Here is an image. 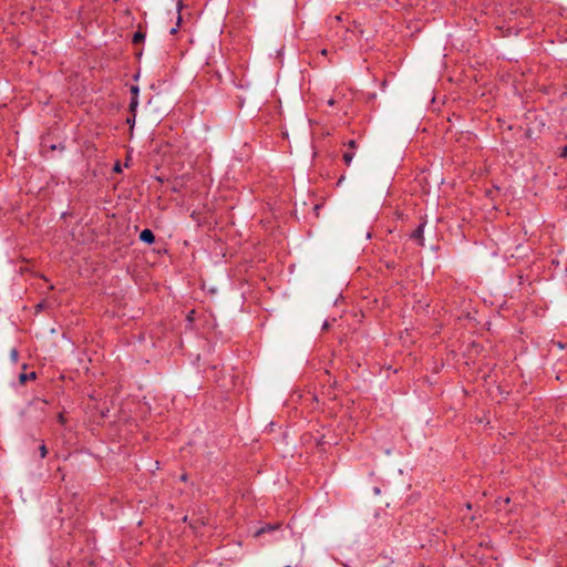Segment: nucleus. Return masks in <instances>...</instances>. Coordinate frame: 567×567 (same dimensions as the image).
Wrapping results in <instances>:
<instances>
[{"label": "nucleus", "mask_w": 567, "mask_h": 567, "mask_svg": "<svg viewBox=\"0 0 567 567\" xmlns=\"http://www.w3.org/2000/svg\"><path fill=\"white\" fill-rule=\"evenodd\" d=\"M515 20H518V22L514 25H509L508 29L515 28L516 29L515 32L517 33L519 30L525 29L528 25V23L530 22V20H532L530 9L526 6H519V7L515 8L514 10H512L508 21L514 22Z\"/></svg>", "instance_id": "1"}, {"label": "nucleus", "mask_w": 567, "mask_h": 567, "mask_svg": "<svg viewBox=\"0 0 567 567\" xmlns=\"http://www.w3.org/2000/svg\"><path fill=\"white\" fill-rule=\"evenodd\" d=\"M347 150L342 153V161L347 166H350L357 150V142L354 140H350L348 143H344Z\"/></svg>", "instance_id": "2"}, {"label": "nucleus", "mask_w": 567, "mask_h": 567, "mask_svg": "<svg viewBox=\"0 0 567 567\" xmlns=\"http://www.w3.org/2000/svg\"><path fill=\"white\" fill-rule=\"evenodd\" d=\"M426 221L423 220L419 226L411 233L410 238L415 240L419 246H424V227Z\"/></svg>", "instance_id": "3"}, {"label": "nucleus", "mask_w": 567, "mask_h": 567, "mask_svg": "<svg viewBox=\"0 0 567 567\" xmlns=\"http://www.w3.org/2000/svg\"><path fill=\"white\" fill-rule=\"evenodd\" d=\"M140 239L146 244H153L155 241V236L151 229L146 228L141 231Z\"/></svg>", "instance_id": "4"}, {"label": "nucleus", "mask_w": 567, "mask_h": 567, "mask_svg": "<svg viewBox=\"0 0 567 567\" xmlns=\"http://www.w3.org/2000/svg\"><path fill=\"white\" fill-rule=\"evenodd\" d=\"M278 527H279V525H271V524H267L266 526L261 527V528L256 533V536H259V535L265 534V533L272 532V530L277 529Z\"/></svg>", "instance_id": "5"}, {"label": "nucleus", "mask_w": 567, "mask_h": 567, "mask_svg": "<svg viewBox=\"0 0 567 567\" xmlns=\"http://www.w3.org/2000/svg\"><path fill=\"white\" fill-rule=\"evenodd\" d=\"M145 38V34L141 31H137L134 33L133 35V43L137 44L140 42H142Z\"/></svg>", "instance_id": "6"}, {"label": "nucleus", "mask_w": 567, "mask_h": 567, "mask_svg": "<svg viewBox=\"0 0 567 567\" xmlns=\"http://www.w3.org/2000/svg\"><path fill=\"white\" fill-rule=\"evenodd\" d=\"M29 379H35V373L31 372L30 374H24V373L20 374V382L21 383H24Z\"/></svg>", "instance_id": "7"}, {"label": "nucleus", "mask_w": 567, "mask_h": 567, "mask_svg": "<svg viewBox=\"0 0 567 567\" xmlns=\"http://www.w3.org/2000/svg\"><path fill=\"white\" fill-rule=\"evenodd\" d=\"M339 103V93L328 100L330 106H334Z\"/></svg>", "instance_id": "8"}, {"label": "nucleus", "mask_w": 567, "mask_h": 567, "mask_svg": "<svg viewBox=\"0 0 567 567\" xmlns=\"http://www.w3.org/2000/svg\"><path fill=\"white\" fill-rule=\"evenodd\" d=\"M48 454V450H47V446L44 444H41L40 445V455L42 458H44Z\"/></svg>", "instance_id": "9"}, {"label": "nucleus", "mask_w": 567, "mask_h": 567, "mask_svg": "<svg viewBox=\"0 0 567 567\" xmlns=\"http://www.w3.org/2000/svg\"><path fill=\"white\" fill-rule=\"evenodd\" d=\"M58 422H59L60 424H62V425H64V424H65L66 420H65V417H64L63 413H59V415H58Z\"/></svg>", "instance_id": "10"}, {"label": "nucleus", "mask_w": 567, "mask_h": 567, "mask_svg": "<svg viewBox=\"0 0 567 567\" xmlns=\"http://www.w3.org/2000/svg\"><path fill=\"white\" fill-rule=\"evenodd\" d=\"M137 106V97H133L131 101L130 107L131 110H134Z\"/></svg>", "instance_id": "11"}, {"label": "nucleus", "mask_w": 567, "mask_h": 567, "mask_svg": "<svg viewBox=\"0 0 567 567\" xmlns=\"http://www.w3.org/2000/svg\"><path fill=\"white\" fill-rule=\"evenodd\" d=\"M560 156H561V157H566V156H567V146H565L564 148H561V151H560Z\"/></svg>", "instance_id": "12"}, {"label": "nucleus", "mask_w": 567, "mask_h": 567, "mask_svg": "<svg viewBox=\"0 0 567 567\" xmlns=\"http://www.w3.org/2000/svg\"><path fill=\"white\" fill-rule=\"evenodd\" d=\"M132 93L134 94V97H137L138 89L136 86H132Z\"/></svg>", "instance_id": "13"}, {"label": "nucleus", "mask_w": 567, "mask_h": 567, "mask_svg": "<svg viewBox=\"0 0 567 567\" xmlns=\"http://www.w3.org/2000/svg\"><path fill=\"white\" fill-rule=\"evenodd\" d=\"M114 171H116V172H120V171H121V168H120V165H118V164H116V165L114 166Z\"/></svg>", "instance_id": "14"}, {"label": "nucleus", "mask_w": 567, "mask_h": 567, "mask_svg": "<svg viewBox=\"0 0 567 567\" xmlns=\"http://www.w3.org/2000/svg\"><path fill=\"white\" fill-rule=\"evenodd\" d=\"M177 7H178V10H181V8H182V0H178Z\"/></svg>", "instance_id": "15"}, {"label": "nucleus", "mask_w": 567, "mask_h": 567, "mask_svg": "<svg viewBox=\"0 0 567 567\" xmlns=\"http://www.w3.org/2000/svg\"><path fill=\"white\" fill-rule=\"evenodd\" d=\"M334 20L339 22V21H341V17L340 16H336Z\"/></svg>", "instance_id": "16"}, {"label": "nucleus", "mask_w": 567, "mask_h": 567, "mask_svg": "<svg viewBox=\"0 0 567 567\" xmlns=\"http://www.w3.org/2000/svg\"><path fill=\"white\" fill-rule=\"evenodd\" d=\"M176 31H177V29H176V28H173V29L171 30V33H172V34H174V33H176Z\"/></svg>", "instance_id": "17"}, {"label": "nucleus", "mask_w": 567, "mask_h": 567, "mask_svg": "<svg viewBox=\"0 0 567 567\" xmlns=\"http://www.w3.org/2000/svg\"><path fill=\"white\" fill-rule=\"evenodd\" d=\"M321 54L326 55V54H327V50H326V49H323V50L321 51Z\"/></svg>", "instance_id": "18"}]
</instances>
